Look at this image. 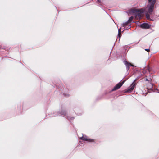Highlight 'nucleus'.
I'll use <instances>...</instances> for the list:
<instances>
[{
    "mask_svg": "<svg viewBox=\"0 0 159 159\" xmlns=\"http://www.w3.org/2000/svg\"><path fill=\"white\" fill-rule=\"evenodd\" d=\"M83 136L80 137V139L84 141H86L89 142H94V140L91 139H90L88 138L86 135H83Z\"/></svg>",
    "mask_w": 159,
    "mask_h": 159,
    "instance_id": "nucleus-6",
    "label": "nucleus"
},
{
    "mask_svg": "<svg viewBox=\"0 0 159 159\" xmlns=\"http://www.w3.org/2000/svg\"><path fill=\"white\" fill-rule=\"evenodd\" d=\"M145 50L147 51L148 52H149L150 51V49L149 48L146 49H145Z\"/></svg>",
    "mask_w": 159,
    "mask_h": 159,
    "instance_id": "nucleus-15",
    "label": "nucleus"
},
{
    "mask_svg": "<svg viewBox=\"0 0 159 159\" xmlns=\"http://www.w3.org/2000/svg\"><path fill=\"white\" fill-rule=\"evenodd\" d=\"M97 2L98 4H100L101 3V2L100 0H97Z\"/></svg>",
    "mask_w": 159,
    "mask_h": 159,
    "instance_id": "nucleus-13",
    "label": "nucleus"
},
{
    "mask_svg": "<svg viewBox=\"0 0 159 159\" xmlns=\"http://www.w3.org/2000/svg\"><path fill=\"white\" fill-rule=\"evenodd\" d=\"M74 119V118L72 117V118H71V119H71V120H72V119Z\"/></svg>",
    "mask_w": 159,
    "mask_h": 159,
    "instance_id": "nucleus-19",
    "label": "nucleus"
},
{
    "mask_svg": "<svg viewBox=\"0 0 159 159\" xmlns=\"http://www.w3.org/2000/svg\"><path fill=\"white\" fill-rule=\"evenodd\" d=\"M152 68L150 67L149 66H148L147 68V69H145V67H144L143 68V70L142 71V74H141L140 75L138 76L137 77V80L141 77L143 76L145 74L147 73V71H148L149 73L151 71Z\"/></svg>",
    "mask_w": 159,
    "mask_h": 159,
    "instance_id": "nucleus-3",
    "label": "nucleus"
},
{
    "mask_svg": "<svg viewBox=\"0 0 159 159\" xmlns=\"http://www.w3.org/2000/svg\"><path fill=\"white\" fill-rule=\"evenodd\" d=\"M63 95H64V96L66 97H68L69 96V95L68 94H64Z\"/></svg>",
    "mask_w": 159,
    "mask_h": 159,
    "instance_id": "nucleus-14",
    "label": "nucleus"
},
{
    "mask_svg": "<svg viewBox=\"0 0 159 159\" xmlns=\"http://www.w3.org/2000/svg\"><path fill=\"white\" fill-rule=\"evenodd\" d=\"M123 63L126 66V68L127 71H128L130 69L129 67V64H130V63L125 60L124 61Z\"/></svg>",
    "mask_w": 159,
    "mask_h": 159,
    "instance_id": "nucleus-9",
    "label": "nucleus"
},
{
    "mask_svg": "<svg viewBox=\"0 0 159 159\" xmlns=\"http://www.w3.org/2000/svg\"><path fill=\"white\" fill-rule=\"evenodd\" d=\"M150 26V25L146 23H142L140 25V27L142 28L146 29L149 28Z\"/></svg>",
    "mask_w": 159,
    "mask_h": 159,
    "instance_id": "nucleus-8",
    "label": "nucleus"
},
{
    "mask_svg": "<svg viewBox=\"0 0 159 159\" xmlns=\"http://www.w3.org/2000/svg\"><path fill=\"white\" fill-rule=\"evenodd\" d=\"M151 84L152 85V88H152V87H152L153 84Z\"/></svg>",
    "mask_w": 159,
    "mask_h": 159,
    "instance_id": "nucleus-20",
    "label": "nucleus"
},
{
    "mask_svg": "<svg viewBox=\"0 0 159 159\" xmlns=\"http://www.w3.org/2000/svg\"><path fill=\"white\" fill-rule=\"evenodd\" d=\"M156 90H158V89H156Z\"/></svg>",
    "mask_w": 159,
    "mask_h": 159,
    "instance_id": "nucleus-21",
    "label": "nucleus"
},
{
    "mask_svg": "<svg viewBox=\"0 0 159 159\" xmlns=\"http://www.w3.org/2000/svg\"><path fill=\"white\" fill-rule=\"evenodd\" d=\"M145 16L147 20L151 21H153V20L150 18V15L148 13H145Z\"/></svg>",
    "mask_w": 159,
    "mask_h": 159,
    "instance_id": "nucleus-10",
    "label": "nucleus"
},
{
    "mask_svg": "<svg viewBox=\"0 0 159 159\" xmlns=\"http://www.w3.org/2000/svg\"><path fill=\"white\" fill-rule=\"evenodd\" d=\"M145 81H149V80H148L147 78H146L145 79Z\"/></svg>",
    "mask_w": 159,
    "mask_h": 159,
    "instance_id": "nucleus-18",
    "label": "nucleus"
},
{
    "mask_svg": "<svg viewBox=\"0 0 159 159\" xmlns=\"http://www.w3.org/2000/svg\"><path fill=\"white\" fill-rule=\"evenodd\" d=\"M129 66H132V67H133L134 66V65L133 64H131L130 63V64H129Z\"/></svg>",
    "mask_w": 159,
    "mask_h": 159,
    "instance_id": "nucleus-17",
    "label": "nucleus"
},
{
    "mask_svg": "<svg viewBox=\"0 0 159 159\" xmlns=\"http://www.w3.org/2000/svg\"><path fill=\"white\" fill-rule=\"evenodd\" d=\"M133 16H131L130 17L128 20V21L129 23H131V22L132 21L133 19Z\"/></svg>",
    "mask_w": 159,
    "mask_h": 159,
    "instance_id": "nucleus-12",
    "label": "nucleus"
},
{
    "mask_svg": "<svg viewBox=\"0 0 159 159\" xmlns=\"http://www.w3.org/2000/svg\"><path fill=\"white\" fill-rule=\"evenodd\" d=\"M125 80H123L121 82H119L112 89L111 91H114L118 89L119 88H120L121 86L123 85L124 83L125 82Z\"/></svg>",
    "mask_w": 159,
    "mask_h": 159,
    "instance_id": "nucleus-5",
    "label": "nucleus"
},
{
    "mask_svg": "<svg viewBox=\"0 0 159 159\" xmlns=\"http://www.w3.org/2000/svg\"><path fill=\"white\" fill-rule=\"evenodd\" d=\"M130 13L134 14L135 16H138L139 19L142 18L141 14L144 12V10L142 9H132L130 11Z\"/></svg>",
    "mask_w": 159,
    "mask_h": 159,
    "instance_id": "nucleus-1",
    "label": "nucleus"
},
{
    "mask_svg": "<svg viewBox=\"0 0 159 159\" xmlns=\"http://www.w3.org/2000/svg\"><path fill=\"white\" fill-rule=\"evenodd\" d=\"M156 2V0H153L148 5V11L149 14H151L153 12L154 8V5Z\"/></svg>",
    "mask_w": 159,
    "mask_h": 159,
    "instance_id": "nucleus-2",
    "label": "nucleus"
},
{
    "mask_svg": "<svg viewBox=\"0 0 159 159\" xmlns=\"http://www.w3.org/2000/svg\"><path fill=\"white\" fill-rule=\"evenodd\" d=\"M61 114L64 115H66V112H63L61 113Z\"/></svg>",
    "mask_w": 159,
    "mask_h": 159,
    "instance_id": "nucleus-16",
    "label": "nucleus"
},
{
    "mask_svg": "<svg viewBox=\"0 0 159 159\" xmlns=\"http://www.w3.org/2000/svg\"><path fill=\"white\" fill-rule=\"evenodd\" d=\"M137 80V79L136 78L132 82V84H131L130 87L125 92L126 93H131L134 89V88L136 85L135 81Z\"/></svg>",
    "mask_w": 159,
    "mask_h": 159,
    "instance_id": "nucleus-4",
    "label": "nucleus"
},
{
    "mask_svg": "<svg viewBox=\"0 0 159 159\" xmlns=\"http://www.w3.org/2000/svg\"><path fill=\"white\" fill-rule=\"evenodd\" d=\"M118 38H119V40L120 41V38H121V28H120L119 29H118Z\"/></svg>",
    "mask_w": 159,
    "mask_h": 159,
    "instance_id": "nucleus-11",
    "label": "nucleus"
},
{
    "mask_svg": "<svg viewBox=\"0 0 159 159\" xmlns=\"http://www.w3.org/2000/svg\"><path fill=\"white\" fill-rule=\"evenodd\" d=\"M129 23L127 21L123 23L122 25V27H124L125 28V30H126L130 28L131 27V24H129Z\"/></svg>",
    "mask_w": 159,
    "mask_h": 159,
    "instance_id": "nucleus-7",
    "label": "nucleus"
}]
</instances>
